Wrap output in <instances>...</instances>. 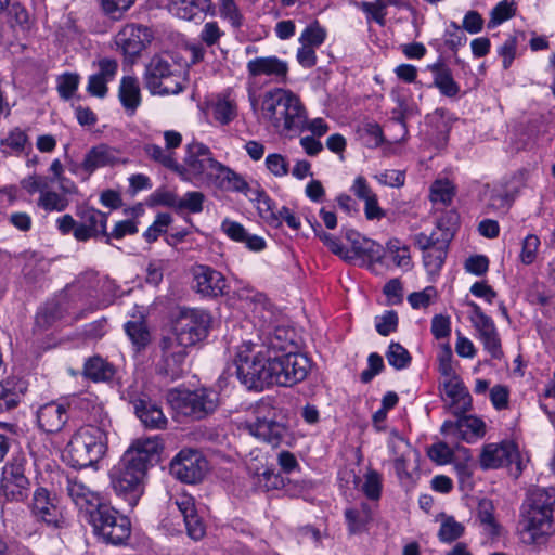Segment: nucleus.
Here are the masks:
<instances>
[{"mask_svg": "<svg viewBox=\"0 0 555 555\" xmlns=\"http://www.w3.org/2000/svg\"><path fill=\"white\" fill-rule=\"evenodd\" d=\"M345 517L349 532L358 534L366 530V526L372 520V511L366 503H362L358 508L346 509Z\"/></svg>", "mask_w": 555, "mask_h": 555, "instance_id": "nucleus-40", "label": "nucleus"}, {"mask_svg": "<svg viewBox=\"0 0 555 555\" xmlns=\"http://www.w3.org/2000/svg\"><path fill=\"white\" fill-rule=\"evenodd\" d=\"M144 82L154 95L178 94L185 87V78L180 67L162 55H155L146 65Z\"/></svg>", "mask_w": 555, "mask_h": 555, "instance_id": "nucleus-10", "label": "nucleus"}, {"mask_svg": "<svg viewBox=\"0 0 555 555\" xmlns=\"http://www.w3.org/2000/svg\"><path fill=\"white\" fill-rule=\"evenodd\" d=\"M383 490V477L375 470L369 468L360 485V491L371 501H378Z\"/></svg>", "mask_w": 555, "mask_h": 555, "instance_id": "nucleus-43", "label": "nucleus"}, {"mask_svg": "<svg viewBox=\"0 0 555 555\" xmlns=\"http://www.w3.org/2000/svg\"><path fill=\"white\" fill-rule=\"evenodd\" d=\"M31 515L40 522L50 528H63L66 519L59 507L56 498L42 487L35 490L29 504Z\"/></svg>", "mask_w": 555, "mask_h": 555, "instance_id": "nucleus-14", "label": "nucleus"}, {"mask_svg": "<svg viewBox=\"0 0 555 555\" xmlns=\"http://www.w3.org/2000/svg\"><path fill=\"white\" fill-rule=\"evenodd\" d=\"M21 184L28 194L39 192L41 195L42 192H46L49 189L48 178L38 175L24 178Z\"/></svg>", "mask_w": 555, "mask_h": 555, "instance_id": "nucleus-63", "label": "nucleus"}, {"mask_svg": "<svg viewBox=\"0 0 555 555\" xmlns=\"http://www.w3.org/2000/svg\"><path fill=\"white\" fill-rule=\"evenodd\" d=\"M221 230L231 240L244 243L251 251H261L266 248V241L263 237L249 234L246 229L236 221L230 219L223 220L221 223Z\"/></svg>", "mask_w": 555, "mask_h": 555, "instance_id": "nucleus-30", "label": "nucleus"}, {"mask_svg": "<svg viewBox=\"0 0 555 555\" xmlns=\"http://www.w3.org/2000/svg\"><path fill=\"white\" fill-rule=\"evenodd\" d=\"M345 236L350 243L354 255L362 258L371 270H375L376 264L383 263L382 245L362 236L353 230H347Z\"/></svg>", "mask_w": 555, "mask_h": 555, "instance_id": "nucleus-25", "label": "nucleus"}, {"mask_svg": "<svg viewBox=\"0 0 555 555\" xmlns=\"http://www.w3.org/2000/svg\"><path fill=\"white\" fill-rule=\"evenodd\" d=\"M540 246V240L534 234L527 235L522 241L520 260L524 264H531L535 258Z\"/></svg>", "mask_w": 555, "mask_h": 555, "instance_id": "nucleus-57", "label": "nucleus"}, {"mask_svg": "<svg viewBox=\"0 0 555 555\" xmlns=\"http://www.w3.org/2000/svg\"><path fill=\"white\" fill-rule=\"evenodd\" d=\"M389 258L396 267L404 270L412 268L410 247L398 238H390L383 248V260Z\"/></svg>", "mask_w": 555, "mask_h": 555, "instance_id": "nucleus-36", "label": "nucleus"}, {"mask_svg": "<svg viewBox=\"0 0 555 555\" xmlns=\"http://www.w3.org/2000/svg\"><path fill=\"white\" fill-rule=\"evenodd\" d=\"M441 433L454 440L474 443L486 434V424L474 415L460 416L455 422L447 421L441 426Z\"/></svg>", "mask_w": 555, "mask_h": 555, "instance_id": "nucleus-18", "label": "nucleus"}, {"mask_svg": "<svg viewBox=\"0 0 555 555\" xmlns=\"http://www.w3.org/2000/svg\"><path fill=\"white\" fill-rule=\"evenodd\" d=\"M220 1V16L228 20L232 26L240 27L242 25L243 16L235 4L234 0H219Z\"/></svg>", "mask_w": 555, "mask_h": 555, "instance_id": "nucleus-61", "label": "nucleus"}, {"mask_svg": "<svg viewBox=\"0 0 555 555\" xmlns=\"http://www.w3.org/2000/svg\"><path fill=\"white\" fill-rule=\"evenodd\" d=\"M77 410L86 414L87 424L96 427H111V421L98 398L91 393L78 397L72 401Z\"/></svg>", "mask_w": 555, "mask_h": 555, "instance_id": "nucleus-29", "label": "nucleus"}, {"mask_svg": "<svg viewBox=\"0 0 555 555\" xmlns=\"http://www.w3.org/2000/svg\"><path fill=\"white\" fill-rule=\"evenodd\" d=\"M513 197L503 189L491 191L487 208L488 210L506 212L512 206Z\"/></svg>", "mask_w": 555, "mask_h": 555, "instance_id": "nucleus-53", "label": "nucleus"}, {"mask_svg": "<svg viewBox=\"0 0 555 555\" xmlns=\"http://www.w3.org/2000/svg\"><path fill=\"white\" fill-rule=\"evenodd\" d=\"M205 195L199 191L186 192L179 197L178 211H186L190 214H199L203 211Z\"/></svg>", "mask_w": 555, "mask_h": 555, "instance_id": "nucleus-49", "label": "nucleus"}, {"mask_svg": "<svg viewBox=\"0 0 555 555\" xmlns=\"http://www.w3.org/2000/svg\"><path fill=\"white\" fill-rule=\"evenodd\" d=\"M438 299V293L435 287L427 286L420 292L411 293L408 301L414 310L428 309Z\"/></svg>", "mask_w": 555, "mask_h": 555, "instance_id": "nucleus-47", "label": "nucleus"}, {"mask_svg": "<svg viewBox=\"0 0 555 555\" xmlns=\"http://www.w3.org/2000/svg\"><path fill=\"white\" fill-rule=\"evenodd\" d=\"M119 159L120 153L117 149L106 144H99L87 152L81 164H73L69 170L73 173H78L82 170L87 175H91L98 168L114 166Z\"/></svg>", "mask_w": 555, "mask_h": 555, "instance_id": "nucleus-19", "label": "nucleus"}, {"mask_svg": "<svg viewBox=\"0 0 555 555\" xmlns=\"http://www.w3.org/2000/svg\"><path fill=\"white\" fill-rule=\"evenodd\" d=\"M214 119L222 126L237 117L236 101L230 94L218 95L211 106Z\"/></svg>", "mask_w": 555, "mask_h": 555, "instance_id": "nucleus-37", "label": "nucleus"}, {"mask_svg": "<svg viewBox=\"0 0 555 555\" xmlns=\"http://www.w3.org/2000/svg\"><path fill=\"white\" fill-rule=\"evenodd\" d=\"M104 15L111 20L119 21L134 4L135 0H96Z\"/></svg>", "mask_w": 555, "mask_h": 555, "instance_id": "nucleus-46", "label": "nucleus"}, {"mask_svg": "<svg viewBox=\"0 0 555 555\" xmlns=\"http://www.w3.org/2000/svg\"><path fill=\"white\" fill-rule=\"evenodd\" d=\"M444 393L451 400L455 413H464L472 405V398L461 380L453 377L444 384Z\"/></svg>", "mask_w": 555, "mask_h": 555, "instance_id": "nucleus-34", "label": "nucleus"}, {"mask_svg": "<svg viewBox=\"0 0 555 555\" xmlns=\"http://www.w3.org/2000/svg\"><path fill=\"white\" fill-rule=\"evenodd\" d=\"M212 326L210 314H178L172 331L159 340V373L178 379L186 372L188 348L207 337Z\"/></svg>", "mask_w": 555, "mask_h": 555, "instance_id": "nucleus-2", "label": "nucleus"}, {"mask_svg": "<svg viewBox=\"0 0 555 555\" xmlns=\"http://www.w3.org/2000/svg\"><path fill=\"white\" fill-rule=\"evenodd\" d=\"M69 404L51 401L39 406L36 413L38 427L47 434L60 433L68 422Z\"/></svg>", "mask_w": 555, "mask_h": 555, "instance_id": "nucleus-21", "label": "nucleus"}, {"mask_svg": "<svg viewBox=\"0 0 555 555\" xmlns=\"http://www.w3.org/2000/svg\"><path fill=\"white\" fill-rule=\"evenodd\" d=\"M29 486L23 463L16 462L4 468L2 490L8 500L24 501L28 496Z\"/></svg>", "mask_w": 555, "mask_h": 555, "instance_id": "nucleus-23", "label": "nucleus"}, {"mask_svg": "<svg viewBox=\"0 0 555 555\" xmlns=\"http://www.w3.org/2000/svg\"><path fill=\"white\" fill-rule=\"evenodd\" d=\"M137 416L150 429H164L167 418L163 410L155 402L145 397H130Z\"/></svg>", "mask_w": 555, "mask_h": 555, "instance_id": "nucleus-28", "label": "nucleus"}, {"mask_svg": "<svg viewBox=\"0 0 555 555\" xmlns=\"http://www.w3.org/2000/svg\"><path fill=\"white\" fill-rule=\"evenodd\" d=\"M193 279L196 292L206 297L221 296L228 288L224 275L208 266H196L193 269Z\"/></svg>", "mask_w": 555, "mask_h": 555, "instance_id": "nucleus-22", "label": "nucleus"}, {"mask_svg": "<svg viewBox=\"0 0 555 555\" xmlns=\"http://www.w3.org/2000/svg\"><path fill=\"white\" fill-rule=\"evenodd\" d=\"M515 15L514 4L507 1L499 2L491 11L489 27H495Z\"/></svg>", "mask_w": 555, "mask_h": 555, "instance_id": "nucleus-54", "label": "nucleus"}, {"mask_svg": "<svg viewBox=\"0 0 555 555\" xmlns=\"http://www.w3.org/2000/svg\"><path fill=\"white\" fill-rule=\"evenodd\" d=\"M118 96L124 108L133 115L141 104V89L138 79L131 76L122 77Z\"/></svg>", "mask_w": 555, "mask_h": 555, "instance_id": "nucleus-32", "label": "nucleus"}, {"mask_svg": "<svg viewBox=\"0 0 555 555\" xmlns=\"http://www.w3.org/2000/svg\"><path fill=\"white\" fill-rule=\"evenodd\" d=\"M480 464L485 468H498L515 464L517 474L519 475L522 472L519 451L513 441L486 446L480 456Z\"/></svg>", "mask_w": 555, "mask_h": 555, "instance_id": "nucleus-17", "label": "nucleus"}, {"mask_svg": "<svg viewBox=\"0 0 555 555\" xmlns=\"http://www.w3.org/2000/svg\"><path fill=\"white\" fill-rule=\"evenodd\" d=\"M81 223H83L89 230L93 231L96 235H107L106 224H107V215L94 209V208H83L79 212Z\"/></svg>", "mask_w": 555, "mask_h": 555, "instance_id": "nucleus-42", "label": "nucleus"}, {"mask_svg": "<svg viewBox=\"0 0 555 555\" xmlns=\"http://www.w3.org/2000/svg\"><path fill=\"white\" fill-rule=\"evenodd\" d=\"M152 34L147 27L128 24L115 37V42L124 54L137 56L151 42Z\"/></svg>", "mask_w": 555, "mask_h": 555, "instance_id": "nucleus-20", "label": "nucleus"}, {"mask_svg": "<svg viewBox=\"0 0 555 555\" xmlns=\"http://www.w3.org/2000/svg\"><path fill=\"white\" fill-rule=\"evenodd\" d=\"M207 472L206 460L195 450L180 451L170 463V474L185 483H196Z\"/></svg>", "mask_w": 555, "mask_h": 555, "instance_id": "nucleus-15", "label": "nucleus"}, {"mask_svg": "<svg viewBox=\"0 0 555 555\" xmlns=\"http://www.w3.org/2000/svg\"><path fill=\"white\" fill-rule=\"evenodd\" d=\"M0 145L4 155H21L26 147L30 146V143L26 132L16 127L0 140Z\"/></svg>", "mask_w": 555, "mask_h": 555, "instance_id": "nucleus-39", "label": "nucleus"}, {"mask_svg": "<svg viewBox=\"0 0 555 555\" xmlns=\"http://www.w3.org/2000/svg\"><path fill=\"white\" fill-rule=\"evenodd\" d=\"M326 37V31L322 28L318 22H314L307 26L299 37L300 44L318 48L320 47Z\"/></svg>", "mask_w": 555, "mask_h": 555, "instance_id": "nucleus-52", "label": "nucleus"}, {"mask_svg": "<svg viewBox=\"0 0 555 555\" xmlns=\"http://www.w3.org/2000/svg\"><path fill=\"white\" fill-rule=\"evenodd\" d=\"M109 428L96 427L95 424L78 428L66 448L70 465L85 468L99 463L107 452Z\"/></svg>", "mask_w": 555, "mask_h": 555, "instance_id": "nucleus-7", "label": "nucleus"}, {"mask_svg": "<svg viewBox=\"0 0 555 555\" xmlns=\"http://www.w3.org/2000/svg\"><path fill=\"white\" fill-rule=\"evenodd\" d=\"M428 69L434 76L433 85L441 94L453 98L460 92V86L454 80L451 69L442 62H436L428 65Z\"/></svg>", "mask_w": 555, "mask_h": 555, "instance_id": "nucleus-31", "label": "nucleus"}, {"mask_svg": "<svg viewBox=\"0 0 555 555\" xmlns=\"http://www.w3.org/2000/svg\"><path fill=\"white\" fill-rule=\"evenodd\" d=\"M166 399L172 410L184 416L202 420L212 414L220 404L219 393L214 389H170Z\"/></svg>", "mask_w": 555, "mask_h": 555, "instance_id": "nucleus-9", "label": "nucleus"}, {"mask_svg": "<svg viewBox=\"0 0 555 555\" xmlns=\"http://www.w3.org/2000/svg\"><path fill=\"white\" fill-rule=\"evenodd\" d=\"M246 68L249 79L267 76L276 82H285L287 80L288 65L278 56L255 57L247 62Z\"/></svg>", "mask_w": 555, "mask_h": 555, "instance_id": "nucleus-24", "label": "nucleus"}, {"mask_svg": "<svg viewBox=\"0 0 555 555\" xmlns=\"http://www.w3.org/2000/svg\"><path fill=\"white\" fill-rule=\"evenodd\" d=\"M261 115L274 128L283 127L285 130L302 129L306 124V109L299 98L281 88L264 93Z\"/></svg>", "mask_w": 555, "mask_h": 555, "instance_id": "nucleus-6", "label": "nucleus"}, {"mask_svg": "<svg viewBox=\"0 0 555 555\" xmlns=\"http://www.w3.org/2000/svg\"><path fill=\"white\" fill-rule=\"evenodd\" d=\"M223 36V31L219 28L217 22H208L203 26L199 38L207 47L218 43Z\"/></svg>", "mask_w": 555, "mask_h": 555, "instance_id": "nucleus-64", "label": "nucleus"}, {"mask_svg": "<svg viewBox=\"0 0 555 555\" xmlns=\"http://www.w3.org/2000/svg\"><path fill=\"white\" fill-rule=\"evenodd\" d=\"M388 363L397 370H402L411 363L409 351L398 343H391L386 352Z\"/></svg>", "mask_w": 555, "mask_h": 555, "instance_id": "nucleus-50", "label": "nucleus"}, {"mask_svg": "<svg viewBox=\"0 0 555 555\" xmlns=\"http://www.w3.org/2000/svg\"><path fill=\"white\" fill-rule=\"evenodd\" d=\"M173 503L183 517L188 535L195 541L201 540L205 535L206 529L195 508L194 498L180 494L175 498Z\"/></svg>", "mask_w": 555, "mask_h": 555, "instance_id": "nucleus-26", "label": "nucleus"}, {"mask_svg": "<svg viewBox=\"0 0 555 555\" xmlns=\"http://www.w3.org/2000/svg\"><path fill=\"white\" fill-rule=\"evenodd\" d=\"M177 175L183 181L211 185L222 191L245 193L248 190L241 175L218 162L210 149L197 141L185 145L183 163L179 164Z\"/></svg>", "mask_w": 555, "mask_h": 555, "instance_id": "nucleus-4", "label": "nucleus"}, {"mask_svg": "<svg viewBox=\"0 0 555 555\" xmlns=\"http://www.w3.org/2000/svg\"><path fill=\"white\" fill-rule=\"evenodd\" d=\"M79 85V76L76 74H64L59 78L57 91L64 100L73 96Z\"/></svg>", "mask_w": 555, "mask_h": 555, "instance_id": "nucleus-59", "label": "nucleus"}, {"mask_svg": "<svg viewBox=\"0 0 555 555\" xmlns=\"http://www.w3.org/2000/svg\"><path fill=\"white\" fill-rule=\"evenodd\" d=\"M162 443L157 437L139 439L109 472L111 486L133 508L144 493L149 464L157 457Z\"/></svg>", "mask_w": 555, "mask_h": 555, "instance_id": "nucleus-3", "label": "nucleus"}, {"mask_svg": "<svg viewBox=\"0 0 555 555\" xmlns=\"http://www.w3.org/2000/svg\"><path fill=\"white\" fill-rule=\"evenodd\" d=\"M555 489H531L522 505L520 535L526 544L541 543L553 532Z\"/></svg>", "mask_w": 555, "mask_h": 555, "instance_id": "nucleus-5", "label": "nucleus"}, {"mask_svg": "<svg viewBox=\"0 0 555 555\" xmlns=\"http://www.w3.org/2000/svg\"><path fill=\"white\" fill-rule=\"evenodd\" d=\"M454 196V186L449 180H437L430 188V199L434 203L449 205Z\"/></svg>", "mask_w": 555, "mask_h": 555, "instance_id": "nucleus-51", "label": "nucleus"}, {"mask_svg": "<svg viewBox=\"0 0 555 555\" xmlns=\"http://www.w3.org/2000/svg\"><path fill=\"white\" fill-rule=\"evenodd\" d=\"M259 336L261 345H256L253 352L264 354H280L297 349V333L294 328L284 324H272L263 321L260 324Z\"/></svg>", "mask_w": 555, "mask_h": 555, "instance_id": "nucleus-13", "label": "nucleus"}, {"mask_svg": "<svg viewBox=\"0 0 555 555\" xmlns=\"http://www.w3.org/2000/svg\"><path fill=\"white\" fill-rule=\"evenodd\" d=\"M242 300L245 302V308L254 311L270 310L272 308V304L262 293L248 291L245 296L242 297Z\"/></svg>", "mask_w": 555, "mask_h": 555, "instance_id": "nucleus-60", "label": "nucleus"}, {"mask_svg": "<svg viewBox=\"0 0 555 555\" xmlns=\"http://www.w3.org/2000/svg\"><path fill=\"white\" fill-rule=\"evenodd\" d=\"M464 532L462 524L455 521L453 518L446 519L439 529L438 537L443 542H452L459 539Z\"/></svg>", "mask_w": 555, "mask_h": 555, "instance_id": "nucleus-56", "label": "nucleus"}, {"mask_svg": "<svg viewBox=\"0 0 555 555\" xmlns=\"http://www.w3.org/2000/svg\"><path fill=\"white\" fill-rule=\"evenodd\" d=\"M470 320L485 349L492 358H501V340L492 319L488 314H472Z\"/></svg>", "mask_w": 555, "mask_h": 555, "instance_id": "nucleus-27", "label": "nucleus"}, {"mask_svg": "<svg viewBox=\"0 0 555 555\" xmlns=\"http://www.w3.org/2000/svg\"><path fill=\"white\" fill-rule=\"evenodd\" d=\"M393 0H375L358 2V8L366 15L367 22L374 21L379 26L386 24V15L388 5H396Z\"/></svg>", "mask_w": 555, "mask_h": 555, "instance_id": "nucleus-41", "label": "nucleus"}, {"mask_svg": "<svg viewBox=\"0 0 555 555\" xmlns=\"http://www.w3.org/2000/svg\"><path fill=\"white\" fill-rule=\"evenodd\" d=\"M254 343L244 341L237 347L235 364L237 377L248 389H263L266 386H293L302 382L311 369L310 359L300 352L289 350L280 354L253 352Z\"/></svg>", "mask_w": 555, "mask_h": 555, "instance_id": "nucleus-1", "label": "nucleus"}, {"mask_svg": "<svg viewBox=\"0 0 555 555\" xmlns=\"http://www.w3.org/2000/svg\"><path fill=\"white\" fill-rule=\"evenodd\" d=\"M114 375V365L99 356L91 357L85 362L83 376L94 383L108 382Z\"/></svg>", "mask_w": 555, "mask_h": 555, "instance_id": "nucleus-35", "label": "nucleus"}, {"mask_svg": "<svg viewBox=\"0 0 555 555\" xmlns=\"http://www.w3.org/2000/svg\"><path fill=\"white\" fill-rule=\"evenodd\" d=\"M22 391L17 390L13 380L0 383V413L14 409L21 400Z\"/></svg>", "mask_w": 555, "mask_h": 555, "instance_id": "nucleus-45", "label": "nucleus"}, {"mask_svg": "<svg viewBox=\"0 0 555 555\" xmlns=\"http://www.w3.org/2000/svg\"><path fill=\"white\" fill-rule=\"evenodd\" d=\"M125 331L137 350L144 349L151 343V332L142 314L127 322Z\"/></svg>", "mask_w": 555, "mask_h": 555, "instance_id": "nucleus-38", "label": "nucleus"}, {"mask_svg": "<svg viewBox=\"0 0 555 555\" xmlns=\"http://www.w3.org/2000/svg\"><path fill=\"white\" fill-rule=\"evenodd\" d=\"M66 492L87 521L91 514L106 505L99 492L91 490L76 477L66 479Z\"/></svg>", "mask_w": 555, "mask_h": 555, "instance_id": "nucleus-16", "label": "nucleus"}, {"mask_svg": "<svg viewBox=\"0 0 555 555\" xmlns=\"http://www.w3.org/2000/svg\"><path fill=\"white\" fill-rule=\"evenodd\" d=\"M427 455L433 462L444 465L452 461L453 450L446 442L440 441L427 449Z\"/></svg>", "mask_w": 555, "mask_h": 555, "instance_id": "nucleus-55", "label": "nucleus"}, {"mask_svg": "<svg viewBox=\"0 0 555 555\" xmlns=\"http://www.w3.org/2000/svg\"><path fill=\"white\" fill-rule=\"evenodd\" d=\"M38 207L46 211H63L68 206V199L49 189L39 196L37 202Z\"/></svg>", "mask_w": 555, "mask_h": 555, "instance_id": "nucleus-48", "label": "nucleus"}, {"mask_svg": "<svg viewBox=\"0 0 555 555\" xmlns=\"http://www.w3.org/2000/svg\"><path fill=\"white\" fill-rule=\"evenodd\" d=\"M88 522L93 527L94 533L107 543L119 545L130 537L131 524L129 519L119 515L116 509L107 504L98 509L96 513L91 514Z\"/></svg>", "mask_w": 555, "mask_h": 555, "instance_id": "nucleus-12", "label": "nucleus"}, {"mask_svg": "<svg viewBox=\"0 0 555 555\" xmlns=\"http://www.w3.org/2000/svg\"><path fill=\"white\" fill-rule=\"evenodd\" d=\"M455 220L454 215L447 214L438 219L435 230L429 235H415V245L424 251V266L430 275L437 274L444 263L448 246L456 230Z\"/></svg>", "mask_w": 555, "mask_h": 555, "instance_id": "nucleus-8", "label": "nucleus"}, {"mask_svg": "<svg viewBox=\"0 0 555 555\" xmlns=\"http://www.w3.org/2000/svg\"><path fill=\"white\" fill-rule=\"evenodd\" d=\"M144 152L149 158L177 173L179 169V163L175 157V152H170L167 149H163L156 144L145 145Z\"/></svg>", "mask_w": 555, "mask_h": 555, "instance_id": "nucleus-44", "label": "nucleus"}, {"mask_svg": "<svg viewBox=\"0 0 555 555\" xmlns=\"http://www.w3.org/2000/svg\"><path fill=\"white\" fill-rule=\"evenodd\" d=\"M266 166L275 177H284L288 173V162L281 154H269L266 158Z\"/></svg>", "mask_w": 555, "mask_h": 555, "instance_id": "nucleus-62", "label": "nucleus"}, {"mask_svg": "<svg viewBox=\"0 0 555 555\" xmlns=\"http://www.w3.org/2000/svg\"><path fill=\"white\" fill-rule=\"evenodd\" d=\"M170 222L171 216L169 214H159L153 224L144 232L145 240L149 243L155 242L162 233L166 232Z\"/></svg>", "mask_w": 555, "mask_h": 555, "instance_id": "nucleus-58", "label": "nucleus"}, {"mask_svg": "<svg viewBox=\"0 0 555 555\" xmlns=\"http://www.w3.org/2000/svg\"><path fill=\"white\" fill-rule=\"evenodd\" d=\"M244 428L255 438L272 447L280 446L289 434L278 410L266 403L257 406L255 418L246 421Z\"/></svg>", "mask_w": 555, "mask_h": 555, "instance_id": "nucleus-11", "label": "nucleus"}, {"mask_svg": "<svg viewBox=\"0 0 555 555\" xmlns=\"http://www.w3.org/2000/svg\"><path fill=\"white\" fill-rule=\"evenodd\" d=\"M211 7V0H171L169 11L177 17L192 21Z\"/></svg>", "mask_w": 555, "mask_h": 555, "instance_id": "nucleus-33", "label": "nucleus"}]
</instances>
